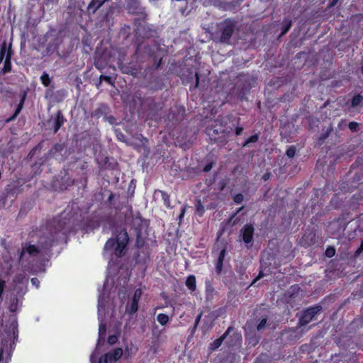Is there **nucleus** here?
I'll list each match as a JSON object with an SVG mask.
<instances>
[{"instance_id":"a211bd4d","label":"nucleus","mask_w":363,"mask_h":363,"mask_svg":"<svg viewBox=\"0 0 363 363\" xmlns=\"http://www.w3.org/2000/svg\"><path fill=\"white\" fill-rule=\"evenodd\" d=\"M109 112V107L104 104H100L93 112V116L97 118L106 116Z\"/></svg>"},{"instance_id":"4c0bfd02","label":"nucleus","mask_w":363,"mask_h":363,"mask_svg":"<svg viewBox=\"0 0 363 363\" xmlns=\"http://www.w3.org/2000/svg\"><path fill=\"white\" fill-rule=\"evenodd\" d=\"M142 290L140 289H137L133 294V296L132 298L133 300H135L138 302H139L141 296H142Z\"/></svg>"},{"instance_id":"0eeeda50","label":"nucleus","mask_w":363,"mask_h":363,"mask_svg":"<svg viewBox=\"0 0 363 363\" xmlns=\"http://www.w3.org/2000/svg\"><path fill=\"white\" fill-rule=\"evenodd\" d=\"M320 309L321 307L318 306L306 310L299 319L298 327L302 328L310 323Z\"/></svg>"},{"instance_id":"6e6d98bb","label":"nucleus","mask_w":363,"mask_h":363,"mask_svg":"<svg viewBox=\"0 0 363 363\" xmlns=\"http://www.w3.org/2000/svg\"><path fill=\"white\" fill-rule=\"evenodd\" d=\"M197 328L198 327H196V325L194 324V325L189 328L190 333L192 335L195 333L196 330H197Z\"/></svg>"},{"instance_id":"6e6552de","label":"nucleus","mask_w":363,"mask_h":363,"mask_svg":"<svg viewBox=\"0 0 363 363\" xmlns=\"http://www.w3.org/2000/svg\"><path fill=\"white\" fill-rule=\"evenodd\" d=\"M242 241L245 244H250L253 240L255 228L252 224H245L240 230Z\"/></svg>"},{"instance_id":"58836bf2","label":"nucleus","mask_w":363,"mask_h":363,"mask_svg":"<svg viewBox=\"0 0 363 363\" xmlns=\"http://www.w3.org/2000/svg\"><path fill=\"white\" fill-rule=\"evenodd\" d=\"M286 155L289 157H295V145H291L286 150Z\"/></svg>"},{"instance_id":"603ef678","label":"nucleus","mask_w":363,"mask_h":363,"mask_svg":"<svg viewBox=\"0 0 363 363\" xmlns=\"http://www.w3.org/2000/svg\"><path fill=\"white\" fill-rule=\"evenodd\" d=\"M201 317H202V312H201L196 318L195 319V322H194V324L196 325V327H198L200 321H201Z\"/></svg>"},{"instance_id":"bf43d9fd","label":"nucleus","mask_w":363,"mask_h":363,"mask_svg":"<svg viewBox=\"0 0 363 363\" xmlns=\"http://www.w3.org/2000/svg\"><path fill=\"white\" fill-rule=\"evenodd\" d=\"M363 251V241L361 243L360 247L356 251L357 255H359Z\"/></svg>"},{"instance_id":"ea45409f","label":"nucleus","mask_w":363,"mask_h":363,"mask_svg":"<svg viewBox=\"0 0 363 363\" xmlns=\"http://www.w3.org/2000/svg\"><path fill=\"white\" fill-rule=\"evenodd\" d=\"M227 186V181L225 179H221L218 183V189L222 191L225 189Z\"/></svg>"},{"instance_id":"e433bc0d","label":"nucleus","mask_w":363,"mask_h":363,"mask_svg":"<svg viewBox=\"0 0 363 363\" xmlns=\"http://www.w3.org/2000/svg\"><path fill=\"white\" fill-rule=\"evenodd\" d=\"M196 213L200 216H202L203 213H204V207L202 205V203L199 201V203L196 205Z\"/></svg>"},{"instance_id":"39448f33","label":"nucleus","mask_w":363,"mask_h":363,"mask_svg":"<svg viewBox=\"0 0 363 363\" xmlns=\"http://www.w3.org/2000/svg\"><path fill=\"white\" fill-rule=\"evenodd\" d=\"M126 10L128 13L132 15L138 16L143 20H146L147 14L145 8L142 6L139 0H125Z\"/></svg>"},{"instance_id":"7c9ffc66","label":"nucleus","mask_w":363,"mask_h":363,"mask_svg":"<svg viewBox=\"0 0 363 363\" xmlns=\"http://www.w3.org/2000/svg\"><path fill=\"white\" fill-rule=\"evenodd\" d=\"M159 192L161 194L164 204L169 207L170 205L169 195L167 192L162 190H159Z\"/></svg>"},{"instance_id":"f257e3e1","label":"nucleus","mask_w":363,"mask_h":363,"mask_svg":"<svg viewBox=\"0 0 363 363\" xmlns=\"http://www.w3.org/2000/svg\"><path fill=\"white\" fill-rule=\"evenodd\" d=\"M64 224L65 223H62L60 218H53L46 225V229L49 230L50 232L48 235H45V233H44L43 236L40 238L38 241V247L32 244L22 245V249L19 255V260L23 259L26 253H28L30 256H36L40 253V249H50L55 242L57 233L64 228Z\"/></svg>"},{"instance_id":"79ce46f5","label":"nucleus","mask_w":363,"mask_h":363,"mask_svg":"<svg viewBox=\"0 0 363 363\" xmlns=\"http://www.w3.org/2000/svg\"><path fill=\"white\" fill-rule=\"evenodd\" d=\"M114 197H115V194L113 192L110 191V194L106 201V203L108 204L110 206H112L113 205V201Z\"/></svg>"},{"instance_id":"2f4dec72","label":"nucleus","mask_w":363,"mask_h":363,"mask_svg":"<svg viewBox=\"0 0 363 363\" xmlns=\"http://www.w3.org/2000/svg\"><path fill=\"white\" fill-rule=\"evenodd\" d=\"M264 267V265L261 262V269L259 270V274H258V276L257 277V278L254 280L253 283H255L256 281H257L258 279H260L261 278L264 277L265 275H267L268 273H269V269H268L267 270V273H264V270L267 269V267Z\"/></svg>"},{"instance_id":"bb28decb","label":"nucleus","mask_w":363,"mask_h":363,"mask_svg":"<svg viewBox=\"0 0 363 363\" xmlns=\"http://www.w3.org/2000/svg\"><path fill=\"white\" fill-rule=\"evenodd\" d=\"M157 320L162 325H165L169 321V318L167 314L164 313H159L157 315Z\"/></svg>"},{"instance_id":"a19ab883","label":"nucleus","mask_w":363,"mask_h":363,"mask_svg":"<svg viewBox=\"0 0 363 363\" xmlns=\"http://www.w3.org/2000/svg\"><path fill=\"white\" fill-rule=\"evenodd\" d=\"M118 336L116 335H111L108 337V342L109 345H113L118 342Z\"/></svg>"},{"instance_id":"09e8293b","label":"nucleus","mask_w":363,"mask_h":363,"mask_svg":"<svg viewBox=\"0 0 363 363\" xmlns=\"http://www.w3.org/2000/svg\"><path fill=\"white\" fill-rule=\"evenodd\" d=\"M98 363H110V362L108 359L106 357V355L104 354L99 357Z\"/></svg>"},{"instance_id":"0e129e2a","label":"nucleus","mask_w":363,"mask_h":363,"mask_svg":"<svg viewBox=\"0 0 363 363\" xmlns=\"http://www.w3.org/2000/svg\"><path fill=\"white\" fill-rule=\"evenodd\" d=\"M11 311H13H13H15V308H13L12 307V306H11Z\"/></svg>"},{"instance_id":"680f3d73","label":"nucleus","mask_w":363,"mask_h":363,"mask_svg":"<svg viewBox=\"0 0 363 363\" xmlns=\"http://www.w3.org/2000/svg\"><path fill=\"white\" fill-rule=\"evenodd\" d=\"M195 76H196V85H195V87H197L199 86V77L198 73H196Z\"/></svg>"},{"instance_id":"f8f14e48","label":"nucleus","mask_w":363,"mask_h":363,"mask_svg":"<svg viewBox=\"0 0 363 363\" xmlns=\"http://www.w3.org/2000/svg\"><path fill=\"white\" fill-rule=\"evenodd\" d=\"M26 96H27L26 91H23L21 94V100H20L18 104L17 105L15 112L13 113V114L11 116H10L7 119H6V123H9L16 118V117L18 116V114L20 113V112L21 111V110L23 107Z\"/></svg>"},{"instance_id":"c756f323","label":"nucleus","mask_w":363,"mask_h":363,"mask_svg":"<svg viewBox=\"0 0 363 363\" xmlns=\"http://www.w3.org/2000/svg\"><path fill=\"white\" fill-rule=\"evenodd\" d=\"M135 247L138 249H141L145 245V240L142 238V234H135Z\"/></svg>"},{"instance_id":"5701e85b","label":"nucleus","mask_w":363,"mask_h":363,"mask_svg":"<svg viewBox=\"0 0 363 363\" xmlns=\"http://www.w3.org/2000/svg\"><path fill=\"white\" fill-rule=\"evenodd\" d=\"M116 238L114 239L113 238H109L104 245V251L108 252L112 251L113 248L116 247Z\"/></svg>"},{"instance_id":"393cba45","label":"nucleus","mask_w":363,"mask_h":363,"mask_svg":"<svg viewBox=\"0 0 363 363\" xmlns=\"http://www.w3.org/2000/svg\"><path fill=\"white\" fill-rule=\"evenodd\" d=\"M259 133H255L254 135L249 137L245 143L242 144V147H247L250 143H257L259 140Z\"/></svg>"},{"instance_id":"473e14b6","label":"nucleus","mask_w":363,"mask_h":363,"mask_svg":"<svg viewBox=\"0 0 363 363\" xmlns=\"http://www.w3.org/2000/svg\"><path fill=\"white\" fill-rule=\"evenodd\" d=\"M267 320H268L267 316H265L259 320V322L258 323V324L257 325V330L258 331L263 330L266 327Z\"/></svg>"},{"instance_id":"c85d7f7f","label":"nucleus","mask_w":363,"mask_h":363,"mask_svg":"<svg viewBox=\"0 0 363 363\" xmlns=\"http://www.w3.org/2000/svg\"><path fill=\"white\" fill-rule=\"evenodd\" d=\"M106 324L104 323H100L99 324V341L102 339H104V336L106 333Z\"/></svg>"},{"instance_id":"de8ad7c7","label":"nucleus","mask_w":363,"mask_h":363,"mask_svg":"<svg viewBox=\"0 0 363 363\" xmlns=\"http://www.w3.org/2000/svg\"><path fill=\"white\" fill-rule=\"evenodd\" d=\"M213 162H209L208 164H206L204 167H203V171L204 172H208L211 170L212 167H213Z\"/></svg>"},{"instance_id":"aec40b11","label":"nucleus","mask_w":363,"mask_h":363,"mask_svg":"<svg viewBox=\"0 0 363 363\" xmlns=\"http://www.w3.org/2000/svg\"><path fill=\"white\" fill-rule=\"evenodd\" d=\"M185 284L190 291H194L196 289V277L194 275L188 276Z\"/></svg>"},{"instance_id":"8fccbe9b","label":"nucleus","mask_w":363,"mask_h":363,"mask_svg":"<svg viewBox=\"0 0 363 363\" xmlns=\"http://www.w3.org/2000/svg\"><path fill=\"white\" fill-rule=\"evenodd\" d=\"M243 132V128L241 126H238L235 128V133L237 136L240 135Z\"/></svg>"},{"instance_id":"3c124183","label":"nucleus","mask_w":363,"mask_h":363,"mask_svg":"<svg viewBox=\"0 0 363 363\" xmlns=\"http://www.w3.org/2000/svg\"><path fill=\"white\" fill-rule=\"evenodd\" d=\"M154 63L156 66V68L158 69L162 64V58L160 57V59H157L156 57H154Z\"/></svg>"},{"instance_id":"864d4df0","label":"nucleus","mask_w":363,"mask_h":363,"mask_svg":"<svg viewBox=\"0 0 363 363\" xmlns=\"http://www.w3.org/2000/svg\"><path fill=\"white\" fill-rule=\"evenodd\" d=\"M135 186H134L132 189V186L131 184L128 187V194H130V197H133V194H134V192H135Z\"/></svg>"},{"instance_id":"13d9d810","label":"nucleus","mask_w":363,"mask_h":363,"mask_svg":"<svg viewBox=\"0 0 363 363\" xmlns=\"http://www.w3.org/2000/svg\"><path fill=\"white\" fill-rule=\"evenodd\" d=\"M288 293L290 294L289 297H292L293 296V295L295 293V288H294V286H291L290 287V291Z\"/></svg>"},{"instance_id":"4468645a","label":"nucleus","mask_w":363,"mask_h":363,"mask_svg":"<svg viewBox=\"0 0 363 363\" xmlns=\"http://www.w3.org/2000/svg\"><path fill=\"white\" fill-rule=\"evenodd\" d=\"M135 262L145 264L150 259V253L147 250L137 252L135 254Z\"/></svg>"},{"instance_id":"20e7f679","label":"nucleus","mask_w":363,"mask_h":363,"mask_svg":"<svg viewBox=\"0 0 363 363\" xmlns=\"http://www.w3.org/2000/svg\"><path fill=\"white\" fill-rule=\"evenodd\" d=\"M216 125H212L211 126H208L206 128V133L209 136L211 140L218 143L222 142V138L220 140V135L221 134L224 136L225 133V130L222 129L224 127V124L223 120H219L218 118L215 121Z\"/></svg>"},{"instance_id":"2eb2a0df","label":"nucleus","mask_w":363,"mask_h":363,"mask_svg":"<svg viewBox=\"0 0 363 363\" xmlns=\"http://www.w3.org/2000/svg\"><path fill=\"white\" fill-rule=\"evenodd\" d=\"M175 108L177 109V113H176L174 109H171L169 113V117L172 116V118L174 119L176 121L183 120L186 112L185 108L182 106H179L175 107Z\"/></svg>"},{"instance_id":"c9c22d12","label":"nucleus","mask_w":363,"mask_h":363,"mask_svg":"<svg viewBox=\"0 0 363 363\" xmlns=\"http://www.w3.org/2000/svg\"><path fill=\"white\" fill-rule=\"evenodd\" d=\"M233 199L236 204H240L244 200V196L241 193H238L234 195Z\"/></svg>"},{"instance_id":"f03ea898","label":"nucleus","mask_w":363,"mask_h":363,"mask_svg":"<svg viewBox=\"0 0 363 363\" xmlns=\"http://www.w3.org/2000/svg\"><path fill=\"white\" fill-rule=\"evenodd\" d=\"M133 26L135 35L143 39L152 38L156 34V31L152 28V26L147 24L146 20H143L142 18H135Z\"/></svg>"},{"instance_id":"ddd939ff","label":"nucleus","mask_w":363,"mask_h":363,"mask_svg":"<svg viewBox=\"0 0 363 363\" xmlns=\"http://www.w3.org/2000/svg\"><path fill=\"white\" fill-rule=\"evenodd\" d=\"M226 252H227V250H226V247L225 246L220 250L218 257L215 264L216 271L218 274H220V273L223 271V261H224L225 257L226 255Z\"/></svg>"},{"instance_id":"9b49d317","label":"nucleus","mask_w":363,"mask_h":363,"mask_svg":"<svg viewBox=\"0 0 363 363\" xmlns=\"http://www.w3.org/2000/svg\"><path fill=\"white\" fill-rule=\"evenodd\" d=\"M11 47V43L8 44L6 41L2 43L0 48V62H1L4 58L11 60L13 55V51Z\"/></svg>"},{"instance_id":"7ed1b4c3","label":"nucleus","mask_w":363,"mask_h":363,"mask_svg":"<svg viewBox=\"0 0 363 363\" xmlns=\"http://www.w3.org/2000/svg\"><path fill=\"white\" fill-rule=\"evenodd\" d=\"M128 242L129 235L127 230L123 228L118 232L116 236V244L114 249V254L117 257L121 258L125 256Z\"/></svg>"},{"instance_id":"37998d69","label":"nucleus","mask_w":363,"mask_h":363,"mask_svg":"<svg viewBox=\"0 0 363 363\" xmlns=\"http://www.w3.org/2000/svg\"><path fill=\"white\" fill-rule=\"evenodd\" d=\"M335 250L333 247H329L325 251V255L328 257H332L335 255Z\"/></svg>"},{"instance_id":"1a4fd4ad","label":"nucleus","mask_w":363,"mask_h":363,"mask_svg":"<svg viewBox=\"0 0 363 363\" xmlns=\"http://www.w3.org/2000/svg\"><path fill=\"white\" fill-rule=\"evenodd\" d=\"M146 220L143 218L140 212H138L133 219L132 228L135 234H142L143 230L146 223Z\"/></svg>"},{"instance_id":"a18cd8bd","label":"nucleus","mask_w":363,"mask_h":363,"mask_svg":"<svg viewBox=\"0 0 363 363\" xmlns=\"http://www.w3.org/2000/svg\"><path fill=\"white\" fill-rule=\"evenodd\" d=\"M6 287V281L0 279V294L3 296Z\"/></svg>"},{"instance_id":"423d86ee","label":"nucleus","mask_w":363,"mask_h":363,"mask_svg":"<svg viewBox=\"0 0 363 363\" xmlns=\"http://www.w3.org/2000/svg\"><path fill=\"white\" fill-rule=\"evenodd\" d=\"M235 21L230 18L224 20L222 23L221 35L220 41L223 43H228L235 31Z\"/></svg>"},{"instance_id":"f3484780","label":"nucleus","mask_w":363,"mask_h":363,"mask_svg":"<svg viewBox=\"0 0 363 363\" xmlns=\"http://www.w3.org/2000/svg\"><path fill=\"white\" fill-rule=\"evenodd\" d=\"M233 326H230L228 328L226 331L218 338L216 339L211 344V350H216L218 349L221 344L223 343V340L227 337V336L230 334V333L233 330Z\"/></svg>"},{"instance_id":"72a5a7b5","label":"nucleus","mask_w":363,"mask_h":363,"mask_svg":"<svg viewBox=\"0 0 363 363\" xmlns=\"http://www.w3.org/2000/svg\"><path fill=\"white\" fill-rule=\"evenodd\" d=\"M363 97L361 95H356L352 100V106L353 107L358 106L361 104Z\"/></svg>"},{"instance_id":"4be33fe9","label":"nucleus","mask_w":363,"mask_h":363,"mask_svg":"<svg viewBox=\"0 0 363 363\" xmlns=\"http://www.w3.org/2000/svg\"><path fill=\"white\" fill-rule=\"evenodd\" d=\"M43 165V162H35L31 167L32 169V177H36L40 174L42 172L41 166Z\"/></svg>"},{"instance_id":"f704fd0d","label":"nucleus","mask_w":363,"mask_h":363,"mask_svg":"<svg viewBox=\"0 0 363 363\" xmlns=\"http://www.w3.org/2000/svg\"><path fill=\"white\" fill-rule=\"evenodd\" d=\"M102 80L105 81L110 85H113L114 84V82L111 77L101 74L100 76V82L99 83V86L101 85Z\"/></svg>"},{"instance_id":"412c9836","label":"nucleus","mask_w":363,"mask_h":363,"mask_svg":"<svg viewBox=\"0 0 363 363\" xmlns=\"http://www.w3.org/2000/svg\"><path fill=\"white\" fill-rule=\"evenodd\" d=\"M11 68H12L11 60L5 58L4 62V66H3L2 69H1V73L2 74L9 73L11 71Z\"/></svg>"},{"instance_id":"c03bdc74","label":"nucleus","mask_w":363,"mask_h":363,"mask_svg":"<svg viewBox=\"0 0 363 363\" xmlns=\"http://www.w3.org/2000/svg\"><path fill=\"white\" fill-rule=\"evenodd\" d=\"M186 213V206L182 208L180 213L178 216L179 222H182Z\"/></svg>"},{"instance_id":"cd10ccee","label":"nucleus","mask_w":363,"mask_h":363,"mask_svg":"<svg viewBox=\"0 0 363 363\" xmlns=\"http://www.w3.org/2000/svg\"><path fill=\"white\" fill-rule=\"evenodd\" d=\"M205 288L207 296L212 295L215 291L214 287L213 286L211 281L208 279H206L205 281Z\"/></svg>"},{"instance_id":"052dcab7","label":"nucleus","mask_w":363,"mask_h":363,"mask_svg":"<svg viewBox=\"0 0 363 363\" xmlns=\"http://www.w3.org/2000/svg\"><path fill=\"white\" fill-rule=\"evenodd\" d=\"M244 209V206H241L240 207L237 211L232 216V218H234L238 213H240L241 211H242Z\"/></svg>"},{"instance_id":"6ab92c4d","label":"nucleus","mask_w":363,"mask_h":363,"mask_svg":"<svg viewBox=\"0 0 363 363\" xmlns=\"http://www.w3.org/2000/svg\"><path fill=\"white\" fill-rule=\"evenodd\" d=\"M138 310V302L135 300H131L130 303H127L125 311L129 315H133Z\"/></svg>"},{"instance_id":"9d476101","label":"nucleus","mask_w":363,"mask_h":363,"mask_svg":"<svg viewBox=\"0 0 363 363\" xmlns=\"http://www.w3.org/2000/svg\"><path fill=\"white\" fill-rule=\"evenodd\" d=\"M52 118L53 119L52 129L53 130L54 133H57V131L60 129V128L67 121V120L63 116L62 112L60 110L52 116Z\"/></svg>"},{"instance_id":"dca6fc26","label":"nucleus","mask_w":363,"mask_h":363,"mask_svg":"<svg viewBox=\"0 0 363 363\" xmlns=\"http://www.w3.org/2000/svg\"><path fill=\"white\" fill-rule=\"evenodd\" d=\"M106 357L108 359L110 363H114L118 360L123 355V350L121 347L115 348L113 351L105 354Z\"/></svg>"},{"instance_id":"4d7b16f0","label":"nucleus","mask_w":363,"mask_h":363,"mask_svg":"<svg viewBox=\"0 0 363 363\" xmlns=\"http://www.w3.org/2000/svg\"><path fill=\"white\" fill-rule=\"evenodd\" d=\"M270 176H271V174L269 172L265 173L262 176V179L264 181H267L269 179Z\"/></svg>"},{"instance_id":"49530a36","label":"nucleus","mask_w":363,"mask_h":363,"mask_svg":"<svg viewBox=\"0 0 363 363\" xmlns=\"http://www.w3.org/2000/svg\"><path fill=\"white\" fill-rule=\"evenodd\" d=\"M349 128L352 131H357L358 123L356 122H350L348 125Z\"/></svg>"},{"instance_id":"5fc2aeb1","label":"nucleus","mask_w":363,"mask_h":363,"mask_svg":"<svg viewBox=\"0 0 363 363\" xmlns=\"http://www.w3.org/2000/svg\"><path fill=\"white\" fill-rule=\"evenodd\" d=\"M31 283L33 285L36 286L37 288L39 286L40 284L38 279L35 277L31 279Z\"/></svg>"},{"instance_id":"e2e57ef3","label":"nucleus","mask_w":363,"mask_h":363,"mask_svg":"<svg viewBox=\"0 0 363 363\" xmlns=\"http://www.w3.org/2000/svg\"><path fill=\"white\" fill-rule=\"evenodd\" d=\"M337 1V0L334 1L332 3L331 6H334V5L336 4V1Z\"/></svg>"},{"instance_id":"a878e982","label":"nucleus","mask_w":363,"mask_h":363,"mask_svg":"<svg viewBox=\"0 0 363 363\" xmlns=\"http://www.w3.org/2000/svg\"><path fill=\"white\" fill-rule=\"evenodd\" d=\"M40 82L45 87H48L50 85L51 79L47 72H43L40 76Z\"/></svg>"},{"instance_id":"b1692460","label":"nucleus","mask_w":363,"mask_h":363,"mask_svg":"<svg viewBox=\"0 0 363 363\" xmlns=\"http://www.w3.org/2000/svg\"><path fill=\"white\" fill-rule=\"evenodd\" d=\"M291 27V21L285 19L281 24V31L280 33V36L285 35L289 31Z\"/></svg>"}]
</instances>
